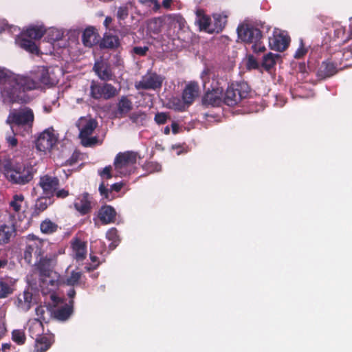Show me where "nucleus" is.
I'll return each instance as SVG.
<instances>
[{"mask_svg": "<svg viewBox=\"0 0 352 352\" xmlns=\"http://www.w3.org/2000/svg\"><path fill=\"white\" fill-rule=\"evenodd\" d=\"M70 243L74 258L77 261L85 260L87 256V243L76 236L71 240Z\"/></svg>", "mask_w": 352, "mask_h": 352, "instance_id": "f3484780", "label": "nucleus"}, {"mask_svg": "<svg viewBox=\"0 0 352 352\" xmlns=\"http://www.w3.org/2000/svg\"><path fill=\"white\" fill-rule=\"evenodd\" d=\"M151 3L154 5L153 10L155 12H157L160 10L161 6L157 0H151Z\"/></svg>", "mask_w": 352, "mask_h": 352, "instance_id": "774afa93", "label": "nucleus"}, {"mask_svg": "<svg viewBox=\"0 0 352 352\" xmlns=\"http://www.w3.org/2000/svg\"><path fill=\"white\" fill-rule=\"evenodd\" d=\"M173 133L177 134L179 132V124L177 122H173L171 124Z\"/></svg>", "mask_w": 352, "mask_h": 352, "instance_id": "69168bd1", "label": "nucleus"}, {"mask_svg": "<svg viewBox=\"0 0 352 352\" xmlns=\"http://www.w3.org/2000/svg\"><path fill=\"white\" fill-rule=\"evenodd\" d=\"M13 135H10L6 136V142L10 146L14 147L16 146L18 144V140L16 138L15 135L18 134L19 133H16V131H14V133H12Z\"/></svg>", "mask_w": 352, "mask_h": 352, "instance_id": "5fc2aeb1", "label": "nucleus"}, {"mask_svg": "<svg viewBox=\"0 0 352 352\" xmlns=\"http://www.w3.org/2000/svg\"><path fill=\"white\" fill-rule=\"evenodd\" d=\"M1 91L4 102L22 103L25 101V92L37 87V83L28 76L14 74L11 72L1 84Z\"/></svg>", "mask_w": 352, "mask_h": 352, "instance_id": "f257e3e1", "label": "nucleus"}, {"mask_svg": "<svg viewBox=\"0 0 352 352\" xmlns=\"http://www.w3.org/2000/svg\"><path fill=\"white\" fill-rule=\"evenodd\" d=\"M290 38L283 33L275 32L272 37L269 38V46L271 50L277 52H283L289 46Z\"/></svg>", "mask_w": 352, "mask_h": 352, "instance_id": "4468645a", "label": "nucleus"}, {"mask_svg": "<svg viewBox=\"0 0 352 352\" xmlns=\"http://www.w3.org/2000/svg\"><path fill=\"white\" fill-rule=\"evenodd\" d=\"M307 52V49L304 47L302 43H301L300 47L296 50L294 58H300L303 57Z\"/></svg>", "mask_w": 352, "mask_h": 352, "instance_id": "bf43d9fd", "label": "nucleus"}, {"mask_svg": "<svg viewBox=\"0 0 352 352\" xmlns=\"http://www.w3.org/2000/svg\"><path fill=\"white\" fill-rule=\"evenodd\" d=\"M76 126L80 130L79 138L90 136L98 126V122L94 119H86L80 118Z\"/></svg>", "mask_w": 352, "mask_h": 352, "instance_id": "a211bd4d", "label": "nucleus"}, {"mask_svg": "<svg viewBox=\"0 0 352 352\" xmlns=\"http://www.w3.org/2000/svg\"><path fill=\"white\" fill-rule=\"evenodd\" d=\"M120 45L118 36L111 34H105L100 43V47L102 49H116Z\"/></svg>", "mask_w": 352, "mask_h": 352, "instance_id": "c756f323", "label": "nucleus"}, {"mask_svg": "<svg viewBox=\"0 0 352 352\" xmlns=\"http://www.w3.org/2000/svg\"><path fill=\"white\" fill-rule=\"evenodd\" d=\"M74 300H70L68 304L61 306L53 311L55 319L59 321L67 320L73 313Z\"/></svg>", "mask_w": 352, "mask_h": 352, "instance_id": "b1692460", "label": "nucleus"}, {"mask_svg": "<svg viewBox=\"0 0 352 352\" xmlns=\"http://www.w3.org/2000/svg\"><path fill=\"white\" fill-rule=\"evenodd\" d=\"M200 11L197 12L198 24L201 30L206 31L208 33H213L212 28H210L211 19L210 16L206 14H201Z\"/></svg>", "mask_w": 352, "mask_h": 352, "instance_id": "473e14b6", "label": "nucleus"}, {"mask_svg": "<svg viewBox=\"0 0 352 352\" xmlns=\"http://www.w3.org/2000/svg\"><path fill=\"white\" fill-rule=\"evenodd\" d=\"M54 342L53 338L47 337L45 336L36 338L35 339V352H45L52 346Z\"/></svg>", "mask_w": 352, "mask_h": 352, "instance_id": "2f4dec72", "label": "nucleus"}, {"mask_svg": "<svg viewBox=\"0 0 352 352\" xmlns=\"http://www.w3.org/2000/svg\"><path fill=\"white\" fill-rule=\"evenodd\" d=\"M3 172L6 178L11 184L23 186L33 179L36 170L30 164H23L8 160L3 164Z\"/></svg>", "mask_w": 352, "mask_h": 352, "instance_id": "f03ea898", "label": "nucleus"}, {"mask_svg": "<svg viewBox=\"0 0 352 352\" xmlns=\"http://www.w3.org/2000/svg\"><path fill=\"white\" fill-rule=\"evenodd\" d=\"M10 72L9 70L0 67V85L5 81L6 77L8 78V75Z\"/></svg>", "mask_w": 352, "mask_h": 352, "instance_id": "680f3d73", "label": "nucleus"}, {"mask_svg": "<svg viewBox=\"0 0 352 352\" xmlns=\"http://www.w3.org/2000/svg\"><path fill=\"white\" fill-rule=\"evenodd\" d=\"M335 58L338 61L341 62L342 65L344 61H346L352 58V50L351 48H345L342 51L338 52L334 54Z\"/></svg>", "mask_w": 352, "mask_h": 352, "instance_id": "58836bf2", "label": "nucleus"}, {"mask_svg": "<svg viewBox=\"0 0 352 352\" xmlns=\"http://www.w3.org/2000/svg\"><path fill=\"white\" fill-rule=\"evenodd\" d=\"M118 237V230L115 228H111L107 232V238L110 241H116Z\"/></svg>", "mask_w": 352, "mask_h": 352, "instance_id": "4d7b16f0", "label": "nucleus"}, {"mask_svg": "<svg viewBox=\"0 0 352 352\" xmlns=\"http://www.w3.org/2000/svg\"><path fill=\"white\" fill-rule=\"evenodd\" d=\"M15 43L21 48L26 50L28 52L36 54L38 53V48L35 42L28 37H25V36H23V34L21 33L20 36H18L16 38Z\"/></svg>", "mask_w": 352, "mask_h": 352, "instance_id": "393cba45", "label": "nucleus"}, {"mask_svg": "<svg viewBox=\"0 0 352 352\" xmlns=\"http://www.w3.org/2000/svg\"><path fill=\"white\" fill-rule=\"evenodd\" d=\"M82 273L80 272L72 271L70 276L67 278L66 283L69 286L77 285L81 278Z\"/></svg>", "mask_w": 352, "mask_h": 352, "instance_id": "c03bdc74", "label": "nucleus"}, {"mask_svg": "<svg viewBox=\"0 0 352 352\" xmlns=\"http://www.w3.org/2000/svg\"><path fill=\"white\" fill-rule=\"evenodd\" d=\"M148 51V46H135L133 48L132 52L138 56H144L146 54Z\"/></svg>", "mask_w": 352, "mask_h": 352, "instance_id": "603ef678", "label": "nucleus"}, {"mask_svg": "<svg viewBox=\"0 0 352 352\" xmlns=\"http://www.w3.org/2000/svg\"><path fill=\"white\" fill-rule=\"evenodd\" d=\"M79 153L74 152L71 157L67 160L65 162V164L67 166H73L79 160Z\"/></svg>", "mask_w": 352, "mask_h": 352, "instance_id": "6e6d98bb", "label": "nucleus"}, {"mask_svg": "<svg viewBox=\"0 0 352 352\" xmlns=\"http://www.w3.org/2000/svg\"><path fill=\"white\" fill-rule=\"evenodd\" d=\"M119 94L113 85L104 82L100 83L93 80L90 86V96L95 100H110Z\"/></svg>", "mask_w": 352, "mask_h": 352, "instance_id": "0eeeda50", "label": "nucleus"}, {"mask_svg": "<svg viewBox=\"0 0 352 352\" xmlns=\"http://www.w3.org/2000/svg\"><path fill=\"white\" fill-rule=\"evenodd\" d=\"M111 171L112 167L109 165L105 166L102 170H98V174L102 178L109 179L113 177Z\"/></svg>", "mask_w": 352, "mask_h": 352, "instance_id": "09e8293b", "label": "nucleus"}, {"mask_svg": "<svg viewBox=\"0 0 352 352\" xmlns=\"http://www.w3.org/2000/svg\"><path fill=\"white\" fill-rule=\"evenodd\" d=\"M92 197L88 192L78 195L74 202V208L81 214L86 215L91 212Z\"/></svg>", "mask_w": 352, "mask_h": 352, "instance_id": "2eb2a0df", "label": "nucleus"}, {"mask_svg": "<svg viewBox=\"0 0 352 352\" xmlns=\"http://www.w3.org/2000/svg\"><path fill=\"white\" fill-rule=\"evenodd\" d=\"M23 298L26 302L30 303L32 300V294L28 292H24Z\"/></svg>", "mask_w": 352, "mask_h": 352, "instance_id": "0e129e2a", "label": "nucleus"}, {"mask_svg": "<svg viewBox=\"0 0 352 352\" xmlns=\"http://www.w3.org/2000/svg\"><path fill=\"white\" fill-rule=\"evenodd\" d=\"M250 87L246 82H236L228 85L223 93V104L234 107L243 99L247 98L250 93Z\"/></svg>", "mask_w": 352, "mask_h": 352, "instance_id": "423d86ee", "label": "nucleus"}, {"mask_svg": "<svg viewBox=\"0 0 352 352\" xmlns=\"http://www.w3.org/2000/svg\"><path fill=\"white\" fill-rule=\"evenodd\" d=\"M98 139L97 137H89L81 138V142L85 146H92L98 143Z\"/></svg>", "mask_w": 352, "mask_h": 352, "instance_id": "8fccbe9b", "label": "nucleus"}, {"mask_svg": "<svg viewBox=\"0 0 352 352\" xmlns=\"http://www.w3.org/2000/svg\"><path fill=\"white\" fill-rule=\"evenodd\" d=\"M129 118L136 125L143 126L145 124L147 115L142 111L133 112L130 115Z\"/></svg>", "mask_w": 352, "mask_h": 352, "instance_id": "4c0bfd02", "label": "nucleus"}, {"mask_svg": "<svg viewBox=\"0 0 352 352\" xmlns=\"http://www.w3.org/2000/svg\"><path fill=\"white\" fill-rule=\"evenodd\" d=\"M15 234L16 228L13 223L0 222V246L8 244Z\"/></svg>", "mask_w": 352, "mask_h": 352, "instance_id": "aec40b11", "label": "nucleus"}, {"mask_svg": "<svg viewBox=\"0 0 352 352\" xmlns=\"http://www.w3.org/2000/svg\"><path fill=\"white\" fill-rule=\"evenodd\" d=\"M345 33V28L340 26L334 30V36L337 38L342 36Z\"/></svg>", "mask_w": 352, "mask_h": 352, "instance_id": "e2e57ef3", "label": "nucleus"}, {"mask_svg": "<svg viewBox=\"0 0 352 352\" xmlns=\"http://www.w3.org/2000/svg\"><path fill=\"white\" fill-rule=\"evenodd\" d=\"M24 201V196L21 194L13 196L12 200L10 203V206L15 211L19 212L21 208V204Z\"/></svg>", "mask_w": 352, "mask_h": 352, "instance_id": "79ce46f5", "label": "nucleus"}, {"mask_svg": "<svg viewBox=\"0 0 352 352\" xmlns=\"http://www.w3.org/2000/svg\"><path fill=\"white\" fill-rule=\"evenodd\" d=\"M199 87L196 82H190L184 88L182 92V100L187 105H190L198 96Z\"/></svg>", "mask_w": 352, "mask_h": 352, "instance_id": "412c9836", "label": "nucleus"}, {"mask_svg": "<svg viewBox=\"0 0 352 352\" xmlns=\"http://www.w3.org/2000/svg\"><path fill=\"white\" fill-rule=\"evenodd\" d=\"M169 116L168 113L158 112L155 114L154 120L157 124H164L166 123Z\"/></svg>", "mask_w": 352, "mask_h": 352, "instance_id": "49530a36", "label": "nucleus"}, {"mask_svg": "<svg viewBox=\"0 0 352 352\" xmlns=\"http://www.w3.org/2000/svg\"><path fill=\"white\" fill-rule=\"evenodd\" d=\"M58 140V135L52 127L48 128L41 132L37 137L35 144L37 150L40 151H50L55 146Z\"/></svg>", "mask_w": 352, "mask_h": 352, "instance_id": "1a4fd4ad", "label": "nucleus"}, {"mask_svg": "<svg viewBox=\"0 0 352 352\" xmlns=\"http://www.w3.org/2000/svg\"><path fill=\"white\" fill-rule=\"evenodd\" d=\"M8 265V256L7 254L0 255V271L6 268Z\"/></svg>", "mask_w": 352, "mask_h": 352, "instance_id": "13d9d810", "label": "nucleus"}, {"mask_svg": "<svg viewBox=\"0 0 352 352\" xmlns=\"http://www.w3.org/2000/svg\"><path fill=\"white\" fill-rule=\"evenodd\" d=\"M227 85V80L223 78L214 77L212 79L210 85L208 89H214V91H220L223 94L224 87Z\"/></svg>", "mask_w": 352, "mask_h": 352, "instance_id": "e433bc0d", "label": "nucleus"}, {"mask_svg": "<svg viewBox=\"0 0 352 352\" xmlns=\"http://www.w3.org/2000/svg\"><path fill=\"white\" fill-rule=\"evenodd\" d=\"M47 309V308L42 305L38 306L36 308V314L39 318L38 319L41 320L42 322L46 320V318L45 317V313Z\"/></svg>", "mask_w": 352, "mask_h": 352, "instance_id": "864d4df0", "label": "nucleus"}, {"mask_svg": "<svg viewBox=\"0 0 352 352\" xmlns=\"http://www.w3.org/2000/svg\"><path fill=\"white\" fill-rule=\"evenodd\" d=\"M116 212L111 206H103L98 211V217L102 224L113 223L116 221Z\"/></svg>", "mask_w": 352, "mask_h": 352, "instance_id": "a878e982", "label": "nucleus"}, {"mask_svg": "<svg viewBox=\"0 0 352 352\" xmlns=\"http://www.w3.org/2000/svg\"><path fill=\"white\" fill-rule=\"evenodd\" d=\"M100 36L94 27L86 28L82 36V41L85 46L91 47L99 42Z\"/></svg>", "mask_w": 352, "mask_h": 352, "instance_id": "4be33fe9", "label": "nucleus"}, {"mask_svg": "<svg viewBox=\"0 0 352 352\" xmlns=\"http://www.w3.org/2000/svg\"><path fill=\"white\" fill-rule=\"evenodd\" d=\"M258 67L259 64L254 56L253 55H249L248 57L247 67L249 69H258Z\"/></svg>", "mask_w": 352, "mask_h": 352, "instance_id": "3c124183", "label": "nucleus"}, {"mask_svg": "<svg viewBox=\"0 0 352 352\" xmlns=\"http://www.w3.org/2000/svg\"><path fill=\"white\" fill-rule=\"evenodd\" d=\"M28 332L32 338L43 336L44 332V327L43 322L39 319H33L29 322Z\"/></svg>", "mask_w": 352, "mask_h": 352, "instance_id": "c85d7f7f", "label": "nucleus"}, {"mask_svg": "<svg viewBox=\"0 0 352 352\" xmlns=\"http://www.w3.org/2000/svg\"><path fill=\"white\" fill-rule=\"evenodd\" d=\"M164 78L155 72H147L139 82L135 83L137 89L156 90L161 88Z\"/></svg>", "mask_w": 352, "mask_h": 352, "instance_id": "f8f14e48", "label": "nucleus"}, {"mask_svg": "<svg viewBox=\"0 0 352 352\" xmlns=\"http://www.w3.org/2000/svg\"><path fill=\"white\" fill-rule=\"evenodd\" d=\"M133 109L132 102L125 96L119 100L117 104L116 116L118 118L124 117Z\"/></svg>", "mask_w": 352, "mask_h": 352, "instance_id": "cd10ccee", "label": "nucleus"}, {"mask_svg": "<svg viewBox=\"0 0 352 352\" xmlns=\"http://www.w3.org/2000/svg\"><path fill=\"white\" fill-rule=\"evenodd\" d=\"M51 199L52 198L45 195L37 198L32 207L31 217H37L41 214V213L45 211L48 206L52 204Z\"/></svg>", "mask_w": 352, "mask_h": 352, "instance_id": "5701e85b", "label": "nucleus"}, {"mask_svg": "<svg viewBox=\"0 0 352 352\" xmlns=\"http://www.w3.org/2000/svg\"><path fill=\"white\" fill-rule=\"evenodd\" d=\"M208 72L204 71L201 74V78L204 81V87L206 90V93L202 97V104L206 107H220L223 104V94L220 91H214L207 88L206 82L204 80V75H207Z\"/></svg>", "mask_w": 352, "mask_h": 352, "instance_id": "9b49d317", "label": "nucleus"}, {"mask_svg": "<svg viewBox=\"0 0 352 352\" xmlns=\"http://www.w3.org/2000/svg\"><path fill=\"white\" fill-rule=\"evenodd\" d=\"M38 78L40 82L43 85H50L54 84L52 79L50 78L47 69H45L44 68L42 69L39 72Z\"/></svg>", "mask_w": 352, "mask_h": 352, "instance_id": "37998d69", "label": "nucleus"}, {"mask_svg": "<svg viewBox=\"0 0 352 352\" xmlns=\"http://www.w3.org/2000/svg\"><path fill=\"white\" fill-rule=\"evenodd\" d=\"M117 18L119 21L125 20L129 16V8L127 6H120L117 11Z\"/></svg>", "mask_w": 352, "mask_h": 352, "instance_id": "de8ad7c7", "label": "nucleus"}, {"mask_svg": "<svg viewBox=\"0 0 352 352\" xmlns=\"http://www.w3.org/2000/svg\"><path fill=\"white\" fill-rule=\"evenodd\" d=\"M34 115L32 109L25 107L19 110H12L6 120L12 133L16 131L22 136L29 135L32 131Z\"/></svg>", "mask_w": 352, "mask_h": 352, "instance_id": "7ed1b4c3", "label": "nucleus"}, {"mask_svg": "<svg viewBox=\"0 0 352 352\" xmlns=\"http://www.w3.org/2000/svg\"><path fill=\"white\" fill-rule=\"evenodd\" d=\"M138 153L132 151L118 153L113 162L116 172L120 176H127L133 174L137 169L136 164Z\"/></svg>", "mask_w": 352, "mask_h": 352, "instance_id": "39448f33", "label": "nucleus"}, {"mask_svg": "<svg viewBox=\"0 0 352 352\" xmlns=\"http://www.w3.org/2000/svg\"><path fill=\"white\" fill-rule=\"evenodd\" d=\"M238 37L242 42L252 44L254 53L264 52L266 48L262 41L263 34L259 28L248 23L240 24L236 29Z\"/></svg>", "mask_w": 352, "mask_h": 352, "instance_id": "20e7f679", "label": "nucleus"}, {"mask_svg": "<svg viewBox=\"0 0 352 352\" xmlns=\"http://www.w3.org/2000/svg\"><path fill=\"white\" fill-rule=\"evenodd\" d=\"M46 32L43 26H31L23 31L21 34L25 37H28L32 40H38L43 37Z\"/></svg>", "mask_w": 352, "mask_h": 352, "instance_id": "7c9ffc66", "label": "nucleus"}, {"mask_svg": "<svg viewBox=\"0 0 352 352\" xmlns=\"http://www.w3.org/2000/svg\"><path fill=\"white\" fill-rule=\"evenodd\" d=\"M69 193L68 190L65 189H59L58 188V190H56L54 196L59 199H64L69 196Z\"/></svg>", "mask_w": 352, "mask_h": 352, "instance_id": "052dcab7", "label": "nucleus"}, {"mask_svg": "<svg viewBox=\"0 0 352 352\" xmlns=\"http://www.w3.org/2000/svg\"><path fill=\"white\" fill-rule=\"evenodd\" d=\"M144 169L148 171L149 173L159 172L161 170V165L157 162H148L143 166Z\"/></svg>", "mask_w": 352, "mask_h": 352, "instance_id": "a18cd8bd", "label": "nucleus"}, {"mask_svg": "<svg viewBox=\"0 0 352 352\" xmlns=\"http://www.w3.org/2000/svg\"><path fill=\"white\" fill-rule=\"evenodd\" d=\"M12 292V287L3 278H0V298H6Z\"/></svg>", "mask_w": 352, "mask_h": 352, "instance_id": "ea45409f", "label": "nucleus"}, {"mask_svg": "<svg viewBox=\"0 0 352 352\" xmlns=\"http://www.w3.org/2000/svg\"><path fill=\"white\" fill-rule=\"evenodd\" d=\"M227 23V16L217 14L214 15V28L213 32H220L223 30Z\"/></svg>", "mask_w": 352, "mask_h": 352, "instance_id": "f704fd0d", "label": "nucleus"}, {"mask_svg": "<svg viewBox=\"0 0 352 352\" xmlns=\"http://www.w3.org/2000/svg\"><path fill=\"white\" fill-rule=\"evenodd\" d=\"M28 243L24 251V259L27 263L31 265L34 258L37 260L44 254V241L31 234L28 236Z\"/></svg>", "mask_w": 352, "mask_h": 352, "instance_id": "6e6552de", "label": "nucleus"}, {"mask_svg": "<svg viewBox=\"0 0 352 352\" xmlns=\"http://www.w3.org/2000/svg\"><path fill=\"white\" fill-rule=\"evenodd\" d=\"M34 265L41 276L49 277L52 272L53 258L52 256L43 254L37 260L34 261Z\"/></svg>", "mask_w": 352, "mask_h": 352, "instance_id": "dca6fc26", "label": "nucleus"}, {"mask_svg": "<svg viewBox=\"0 0 352 352\" xmlns=\"http://www.w3.org/2000/svg\"><path fill=\"white\" fill-rule=\"evenodd\" d=\"M279 57V54H274L272 52H269L263 56L262 67L266 71H270L276 65V59Z\"/></svg>", "mask_w": 352, "mask_h": 352, "instance_id": "72a5a7b5", "label": "nucleus"}, {"mask_svg": "<svg viewBox=\"0 0 352 352\" xmlns=\"http://www.w3.org/2000/svg\"><path fill=\"white\" fill-rule=\"evenodd\" d=\"M123 186L124 183L118 182L111 185L110 188H108L105 186L104 182H102L99 186L98 190L100 192V195L103 198L109 201H111L115 198V196L112 194V192L115 191L116 192H118L121 190Z\"/></svg>", "mask_w": 352, "mask_h": 352, "instance_id": "bb28decb", "label": "nucleus"}, {"mask_svg": "<svg viewBox=\"0 0 352 352\" xmlns=\"http://www.w3.org/2000/svg\"><path fill=\"white\" fill-rule=\"evenodd\" d=\"M38 186L42 189L43 195L52 198L59 188L60 180L57 177L46 174L40 177Z\"/></svg>", "mask_w": 352, "mask_h": 352, "instance_id": "ddd939ff", "label": "nucleus"}, {"mask_svg": "<svg viewBox=\"0 0 352 352\" xmlns=\"http://www.w3.org/2000/svg\"><path fill=\"white\" fill-rule=\"evenodd\" d=\"M173 0H163L162 6L166 9H169Z\"/></svg>", "mask_w": 352, "mask_h": 352, "instance_id": "338daca9", "label": "nucleus"}, {"mask_svg": "<svg viewBox=\"0 0 352 352\" xmlns=\"http://www.w3.org/2000/svg\"><path fill=\"white\" fill-rule=\"evenodd\" d=\"M58 225L49 219H46L41 223L40 229L42 233L50 234L58 230Z\"/></svg>", "mask_w": 352, "mask_h": 352, "instance_id": "c9c22d12", "label": "nucleus"}, {"mask_svg": "<svg viewBox=\"0 0 352 352\" xmlns=\"http://www.w3.org/2000/svg\"><path fill=\"white\" fill-rule=\"evenodd\" d=\"M12 340L19 345L25 344L26 337L23 330L15 329L12 333Z\"/></svg>", "mask_w": 352, "mask_h": 352, "instance_id": "a19ab883", "label": "nucleus"}, {"mask_svg": "<svg viewBox=\"0 0 352 352\" xmlns=\"http://www.w3.org/2000/svg\"><path fill=\"white\" fill-rule=\"evenodd\" d=\"M347 66L346 64L342 66V63L338 61L333 56L321 63L318 69L316 75L318 78L324 80L332 77L336 75L339 70H342Z\"/></svg>", "mask_w": 352, "mask_h": 352, "instance_id": "9d476101", "label": "nucleus"}, {"mask_svg": "<svg viewBox=\"0 0 352 352\" xmlns=\"http://www.w3.org/2000/svg\"><path fill=\"white\" fill-rule=\"evenodd\" d=\"M93 69L102 80L109 81L113 79V73L110 65L103 60L96 61Z\"/></svg>", "mask_w": 352, "mask_h": 352, "instance_id": "6ab92c4d", "label": "nucleus"}]
</instances>
